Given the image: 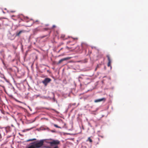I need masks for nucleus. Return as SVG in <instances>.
Segmentation results:
<instances>
[{
	"instance_id": "obj_23",
	"label": "nucleus",
	"mask_w": 148,
	"mask_h": 148,
	"mask_svg": "<svg viewBox=\"0 0 148 148\" xmlns=\"http://www.w3.org/2000/svg\"><path fill=\"white\" fill-rule=\"evenodd\" d=\"M63 48H61V49H60V50H62L63 49Z\"/></svg>"
},
{
	"instance_id": "obj_22",
	"label": "nucleus",
	"mask_w": 148,
	"mask_h": 148,
	"mask_svg": "<svg viewBox=\"0 0 148 148\" xmlns=\"http://www.w3.org/2000/svg\"><path fill=\"white\" fill-rule=\"evenodd\" d=\"M66 48L68 49H69V48L67 46L66 47Z\"/></svg>"
},
{
	"instance_id": "obj_7",
	"label": "nucleus",
	"mask_w": 148,
	"mask_h": 148,
	"mask_svg": "<svg viewBox=\"0 0 148 148\" xmlns=\"http://www.w3.org/2000/svg\"><path fill=\"white\" fill-rule=\"evenodd\" d=\"M70 59V58H69V57L66 58H64L60 60L59 61V62H58V64H60L63 61H65V60H68V59Z\"/></svg>"
},
{
	"instance_id": "obj_11",
	"label": "nucleus",
	"mask_w": 148,
	"mask_h": 148,
	"mask_svg": "<svg viewBox=\"0 0 148 148\" xmlns=\"http://www.w3.org/2000/svg\"><path fill=\"white\" fill-rule=\"evenodd\" d=\"M86 141H89L90 142V143H92V139L90 138V137H89L88 138V139Z\"/></svg>"
},
{
	"instance_id": "obj_21",
	"label": "nucleus",
	"mask_w": 148,
	"mask_h": 148,
	"mask_svg": "<svg viewBox=\"0 0 148 148\" xmlns=\"http://www.w3.org/2000/svg\"><path fill=\"white\" fill-rule=\"evenodd\" d=\"M45 29V30H47L48 29V28H45V29Z\"/></svg>"
},
{
	"instance_id": "obj_2",
	"label": "nucleus",
	"mask_w": 148,
	"mask_h": 148,
	"mask_svg": "<svg viewBox=\"0 0 148 148\" xmlns=\"http://www.w3.org/2000/svg\"><path fill=\"white\" fill-rule=\"evenodd\" d=\"M60 143V141L58 140H53V141L49 143L51 147L57 145L59 144Z\"/></svg>"
},
{
	"instance_id": "obj_14",
	"label": "nucleus",
	"mask_w": 148,
	"mask_h": 148,
	"mask_svg": "<svg viewBox=\"0 0 148 148\" xmlns=\"http://www.w3.org/2000/svg\"><path fill=\"white\" fill-rule=\"evenodd\" d=\"M54 125V126L57 128H61V127H59L56 124H54L53 125Z\"/></svg>"
},
{
	"instance_id": "obj_20",
	"label": "nucleus",
	"mask_w": 148,
	"mask_h": 148,
	"mask_svg": "<svg viewBox=\"0 0 148 148\" xmlns=\"http://www.w3.org/2000/svg\"><path fill=\"white\" fill-rule=\"evenodd\" d=\"M71 42V41H68V42H67V44H69V43L70 42Z\"/></svg>"
},
{
	"instance_id": "obj_10",
	"label": "nucleus",
	"mask_w": 148,
	"mask_h": 148,
	"mask_svg": "<svg viewBox=\"0 0 148 148\" xmlns=\"http://www.w3.org/2000/svg\"><path fill=\"white\" fill-rule=\"evenodd\" d=\"M60 38L63 40H65L67 39L68 38L67 37H65V35L64 34H62L61 35Z\"/></svg>"
},
{
	"instance_id": "obj_16",
	"label": "nucleus",
	"mask_w": 148,
	"mask_h": 148,
	"mask_svg": "<svg viewBox=\"0 0 148 148\" xmlns=\"http://www.w3.org/2000/svg\"><path fill=\"white\" fill-rule=\"evenodd\" d=\"M76 105V103H73L72 104H70V105L71 106H75Z\"/></svg>"
},
{
	"instance_id": "obj_5",
	"label": "nucleus",
	"mask_w": 148,
	"mask_h": 148,
	"mask_svg": "<svg viewBox=\"0 0 148 148\" xmlns=\"http://www.w3.org/2000/svg\"><path fill=\"white\" fill-rule=\"evenodd\" d=\"M106 99L105 98H103L101 99H97L94 101V102L95 103H97L101 102V101H106Z\"/></svg>"
},
{
	"instance_id": "obj_3",
	"label": "nucleus",
	"mask_w": 148,
	"mask_h": 148,
	"mask_svg": "<svg viewBox=\"0 0 148 148\" xmlns=\"http://www.w3.org/2000/svg\"><path fill=\"white\" fill-rule=\"evenodd\" d=\"M51 80V79L49 78H46L42 81V83L45 86H46L50 82Z\"/></svg>"
},
{
	"instance_id": "obj_13",
	"label": "nucleus",
	"mask_w": 148,
	"mask_h": 148,
	"mask_svg": "<svg viewBox=\"0 0 148 148\" xmlns=\"http://www.w3.org/2000/svg\"><path fill=\"white\" fill-rule=\"evenodd\" d=\"M35 140H36V139L33 138L32 139H29L27 140V141L29 142V141H32Z\"/></svg>"
},
{
	"instance_id": "obj_9",
	"label": "nucleus",
	"mask_w": 148,
	"mask_h": 148,
	"mask_svg": "<svg viewBox=\"0 0 148 148\" xmlns=\"http://www.w3.org/2000/svg\"><path fill=\"white\" fill-rule=\"evenodd\" d=\"M25 32V31L24 30H22L18 32H17L16 33V36H18L20 35L22 33H24Z\"/></svg>"
},
{
	"instance_id": "obj_19",
	"label": "nucleus",
	"mask_w": 148,
	"mask_h": 148,
	"mask_svg": "<svg viewBox=\"0 0 148 148\" xmlns=\"http://www.w3.org/2000/svg\"><path fill=\"white\" fill-rule=\"evenodd\" d=\"M56 27V25H53V26H52V29H53V28H54Z\"/></svg>"
},
{
	"instance_id": "obj_4",
	"label": "nucleus",
	"mask_w": 148,
	"mask_h": 148,
	"mask_svg": "<svg viewBox=\"0 0 148 148\" xmlns=\"http://www.w3.org/2000/svg\"><path fill=\"white\" fill-rule=\"evenodd\" d=\"M106 57L108 58V63L107 66L108 67L110 66L111 67V60L110 56L109 55H108L106 56Z\"/></svg>"
},
{
	"instance_id": "obj_12",
	"label": "nucleus",
	"mask_w": 148,
	"mask_h": 148,
	"mask_svg": "<svg viewBox=\"0 0 148 148\" xmlns=\"http://www.w3.org/2000/svg\"><path fill=\"white\" fill-rule=\"evenodd\" d=\"M27 148H35L33 144H31Z\"/></svg>"
},
{
	"instance_id": "obj_1",
	"label": "nucleus",
	"mask_w": 148,
	"mask_h": 148,
	"mask_svg": "<svg viewBox=\"0 0 148 148\" xmlns=\"http://www.w3.org/2000/svg\"><path fill=\"white\" fill-rule=\"evenodd\" d=\"M44 143V140H41L36 143L34 142L32 143L31 144H33L35 148H39L43 146Z\"/></svg>"
},
{
	"instance_id": "obj_15",
	"label": "nucleus",
	"mask_w": 148,
	"mask_h": 148,
	"mask_svg": "<svg viewBox=\"0 0 148 148\" xmlns=\"http://www.w3.org/2000/svg\"><path fill=\"white\" fill-rule=\"evenodd\" d=\"M64 44V43H63V42H61V43H60L58 45V47H60V46H61V45H63V44Z\"/></svg>"
},
{
	"instance_id": "obj_8",
	"label": "nucleus",
	"mask_w": 148,
	"mask_h": 148,
	"mask_svg": "<svg viewBox=\"0 0 148 148\" xmlns=\"http://www.w3.org/2000/svg\"><path fill=\"white\" fill-rule=\"evenodd\" d=\"M29 22L31 23V24L29 25L28 26H31V25H32V24L35 23L36 22H39V21L38 20H36L35 21H34L32 20H30L29 21Z\"/></svg>"
},
{
	"instance_id": "obj_24",
	"label": "nucleus",
	"mask_w": 148,
	"mask_h": 148,
	"mask_svg": "<svg viewBox=\"0 0 148 148\" xmlns=\"http://www.w3.org/2000/svg\"><path fill=\"white\" fill-rule=\"evenodd\" d=\"M60 50L58 51V53H59L60 52Z\"/></svg>"
},
{
	"instance_id": "obj_6",
	"label": "nucleus",
	"mask_w": 148,
	"mask_h": 148,
	"mask_svg": "<svg viewBox=\"0 0 148 148\" xmlns=\"http://www.w3.org/2000/svg\"><path fill=\"white\" fill-rule=\"evenodd\" d=\"M81 46L83 49H85L88 47V45L85 43H82L81 44Z\"/></svg>"
},
{
	"instance_id": "obj_18",
	"label": "nucleus",
	"mask_w": 148,
	"mask_h": 148,
	"mask_svg": "<svg viewBox=\"0 0 148 148\" xmlns=\"http://www.w3.org/2000/svg\"><path fill=\"white\" fill-rule=\"evenodd\" d=\"M77 39H78V38H73V40H77Z\"/></svg>"
},
{
	"instance_id": "obj_17",
	"label": "nucleus",
	"mask_w": 148,
	"mask_h": 148,
	"mask_svg": "<svg viewBox=\"0 0 148 148\" xmlns=\"http://www.w3.org/2000/svg\"><path fill=\"white\" fill-rule=\"evenodd\" d=\"M53 148H59V147L58 145H56Z\"/></svg>"
}]
</instances>
